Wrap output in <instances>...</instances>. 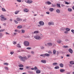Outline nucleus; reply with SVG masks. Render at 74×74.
<instances>
[{
  "label": "nucleus",
  "instance_id": "f257e3e1",
  "mask_svg": "<svg viewBox=\"0 0 74 74\" xmlns=\"http://www.w3.org/2000/svg\"><path fill=\"white\" fill-rule=\"evenodd\" d=\"M18 58H19V59H21V61L25 62L26 60H27L28 59V58H30V55L27 56V58L26 56L22 57V56H18Z\"/></svg>",
  "mask_w": 74,
  "mask_h": 74
},
{
  "label": "nucleus",
  "instance_id": "f03ea898",
  "mask_svg": "<svg viewBox=\"0 0 74 74\" xmlns=\"http://www.w3.org/2000/svg\"><path fill=\"white\" fill-rule=\"evenodd\" d=\"M24 45H25L26 47H28V46H29V42L27 41L24 42Z\"/></svg>",
  "mask_w": 74,
  "mask_h": 74
},
{
  "label": "nucleus",
  "instance_id": "7ed1b4c3",
  "mask_svg": "<svg viewBox=\"0 0 74 74\" xmlns=\"http://www.w3.org/2000/svg\"><path fill=\"white\" fill-rule=\"evenodd\" d=\"M53 45V44H52V43H47V44H45L44 45V46L45 47H52V46Z\"/></svg>",
  "mask_w": 74,
  "mask_h": 74
},
{
  "label": "nucleus",
  "instance_id": "20e7f679",
  "mask_svg": "<svg viewBox=\"0 0 74 74\" xmlns=\"http://www.w3.org/2000/svg\"><path fill=\"white\" fill-rule=\"evenodd\" d=\"M34 38L37 40H40V39H41V37L37 35L34 36Z\"/></svg>",
  "mask_w": 74,
  "mask_h": 74
},
{
  "label": "nucleus",
  "instance_id": "39448f33",
  "mask_svg": "<svg viewBox=\"0 0 74 74\" xmlns=\"http://www.w3.org/2000/svg\"><path fill=\"white\" fill-rule=\"evenodd\" d=\"M39 24L40 25H38V27H40V26L43 25L44 23H43V22H42V21H40L39 22Z\"/></svg>",
  "mask_w": 74,
  "mask_h": 74
},
{
  "label": "nucleus",
  "instance_id": "423d86ee",
  "mask_svg": "<svg viewBox=\"0 0 74 74\" xmlns=\"http://www.w3.org/2000/svg\"><path fill=\"white\" fill-rule=\"evenodd\" d=\"M16 21H22V19H16V20H14V23H15V24L18 23V22Z\"/></svg>",
  "mask_w": 74,
  "mask_h": 74
},
{
  "label": "nucleus",
  "instance_id": "0eeeda50",
  "mask_svg": "<svg viewBox=\"0 0 74 74\" xmlns=\"http://www.w3.org/2000/svg\"><path fill=\"white\" fill-rule=\"evenodd\" d=\"M46 4H48V5H50L52 4L51 2L49 1H47L45 2Z\"/></svg>",
  "mask_w": 74,
  "mask_h": 74
},
{
  "label": "nucleus",
  "instance_id": "6e6552de",
  "mask_svg": "<svg viewBox=\"0 0 74 74\" xmlns=\"http://www.w3.org/2000/svg\"><path fill=\"white\" fill-rule=\"evenodd\" d=\"M27 3L28 4H32V3H33V1L32 0H29L27 1Z\"/></svg>",
  "mask_w": 74,
  "mask_h": 74
},
{
  "label": "nucleus",
  "instance_id": "1a4fd4ad",
  "mask_svg": "<svg viewBox=\"0 0 74 74\" xmlns=\"http://www.w3.org/2000/svg\"><path fill=\"white\" fill-rule=\"evenodd\" d=\"M48 25H53V22L52 21L48 22Z\"/></svg>",
  "mask_w": 74,
  "mask_h": 74
},
{
  "label": "nucleus",
  "instance_id": "9d476101",
  "mask_svg": "<svg viewBox=\"0 0 74 74\" xmlns=\"http://www.w3.org/2000/svg\"><path fill=\"white\" fill-rule=\"evenodd\" d=\"M24 12H29V10L27 8H25L23 10Z\"/></svg>",
  "mask_w": 74,
  "mask_h": 74
},
{
  "label": "nucleus",
  "instance_id": "9b49d317",
  "mask_svg": "<svg viewBox=\"0 0 74 74\" xmlns=\"http://www.w3.org/2000/svg\"><path fill=\"white\" fill-rule=\"evenodd\" d=\"M40 62L42 63H46V60H40Z\"/></svg>",
  "mask_w": 74,
  "mask_h": 74
},
{
  "label": "nucleus",
  "instance_id": "f8f14e48",
  "mask_svg": "<svg viewBox=\"0 0 74 74\" xmlns=\"http://www.w3.org/2000/svg\"><path fill=\"white\" fill-rule=\"evenodd\" d=\"M65 29H66V28H65L64 27H62L61 29H60V31H65Z\"/></svg>",
  "mask_w": 74,
  "mask_h": 74
},
{
  "label": "nucleus",
  "instance_id": "ddd939ff",
  "mask_svg": "<svg viewBox=\"0 0 74 74\" xmlns=\"http://www.w3.org/2000/svg\"><path fill=\"white\" fill-rule=\"evenodd\" d=\"M36 73H37V74L40 73V71L39 70H37L36 71Z\"/></svg>",
  "mask_w": 74,
  "mask_h": 74
},
{
  "label": "nucleus",
  "instance_id": "4468645a",
  "mask_svg": "<svg viewBox=\"0 0 74 74\" xmlns=\"http://www.w3.org/2000/svg\"><path fill=\"white\" fill-rule=\"evenodd\" d=\"M56 6L58 8H60V4L59 3H57L56 4Z\"/></svg>",
  "mask_w": 74,
  "mask_h": 74
},
{
  "label": "nucleus",
  "instance_id": "2eb2a0df",
  "mask_svg": "<svg viewBox=\"0 0 74 74\" xmlns=\"http://www.w3.org/2000/svg\"><path fill=\"white\" fill-rule=\"evenodd\" d=\"M69 52H70V53H72V50L70 48L69 49Z\"/></svg>",
  "mask_w": 74,
  "mask_h": 74
},
{
  "label": "nucleus",
  "instance_id": "dca6fc26",
  "mask_svg": "<svg viewBox=\"0 0 74 74\" xmlns=\"http://www.w3.org/2000/svg\"><path fill=\"white\" fill-rule=\"evenodd\" d=\"M56 52H58V51H56L55 50H53V54H56Z\"/></svg>",
  "mask_w": 74,
  "mask_h": 74
},
{
  "label": "nucleus",
  "instance_id": "f3484780",
  "mask_svg": "<svg viewBox=\"0 0 74 74\" xmlns=\"http://www.w3.org/2000/svg\"><path fill=\"white\" fill-rule=\"evenodd\" d=\"M43 55L45 56H46V57H49V56H50V55L48 53H45L44 54H43Z\"/></svg>",
  "mask_w": 74,
  "mask_h": 74
},
{
  "label": "nucleus",
  "instance_id": "a211bd4d",
  "mask_svg": "<svg viewBox=\"0 0 74 74\" xmlns=\"http://www.w3.org/2000/svg\"><path fill=\"white\" fill-rule=\"evenodd\" d=\"M70 64L71 65L74 64V61H70Z\"/></svg>",
  "mask_w": 74,
  "mask_h": 74
},
{
  "label": "nucleus",
  "instance_id": "6ab92c4d",
  "mask_svg": "<svg viewBox=\"0 0 74 74\" xmlns=\"http://www.w3.org/2000/svg\"><path fill=\"white\" fill-rule=\"evenodd\" d=\"M60 10H59V9H57L56 10V12H57V13H58V14H59V13H60Z\"/></svg>",
  "mask_w": 74,
  "mask_h": 74
},
{
  "label": "nucleus",
  "instance_id": "aec40b11",
  "mask_svg": "<svg viewBox=\"0 0 74 74\" xmlns=\"http://www.w3.org/2000/svg\"><path fill=\"white\" fill-rule=\"evenodd\" d=\"M16 46L18 48H21V46L20 45V44H17V45H16Z\"/></svg>",
  "mask_w": 74,
  "mask_h": 74
},
{
  "label": "nucleus",
  "instance_id": "412c9836",
  "mask_svg": "<svg viewBox=\"0 0 74 74\" xmlns=\"http://www.w3.org/2000/svg\"><path fill=\"white\" fill-rule=\"evenodd\" d=\"M68 10L69 12H71V11H72V9H71V8H68Z\"/></svg>",
  "mask_w": 74,
  "mask_h": 74
},
{
  "label": "nucleus",
  "instance_id": "4be33fe9",
  "mask_svg": "<svg viewBox=\"0 0 74 74\" xmlns=\"http://www.w3.org/2000/svg\"><path fill=\"white\" fill-rule=\"evenodd\" d=\"M0 17L1 18H2V19H5V18L4 17V16L3 15H1L0 16Z\"/></svg>",
  "mask_w": 74,
  "mask_h": 74
},
{
  "label": "nucleus",
  "instance_id": "5701e85b",
  "mask_svg": "<svg viewBox=\"0 0 74 74\" xmlns=\"http://www.w3.org/2000/svg\"><path fill=\"white\" fill-rule=\"evenodd\" d=\"M65 30H66V31L69 32L70 29L68 28H66V29H65Z\"/></svg>",
  "mask_w": 74,
  "mask_h": 74
},
{
  "label": "nucleus",
  "instance_id": "b1692460",
  "mask_svg": "<svg viewBox=\"0 0 74 74\" xmlns=\"http://www.w3.org/2000/svg\"><path fill=\"white\" fill-rule=\"evenodd\" d=\"M53 10V8H50L49 10L50 12H52Z\"/></svg>",
  "mask_w": 74,
  "mask_h": 74
},
{
  "label": "nucleus",
  "instance_id": "393cba45",
  "mask_svg": "<svg viewBox=\"0 0 74 74\" xmlns=\"http://www.w3.org/2000/svg\"><path fill=\"white\" fill-rule=\"evenodd\" d=\"M18 66L19 67H24V66L22 64H19V65H18Z\"/></svg>",
  "mask_w": 74,
  "mask_h": 74
},
{
  "label": "nucleus",
  "instance_id": "a878e982",
  "mask_svg": "<svg viewBox=\"0 0 74 74\" xmlns=\"http://www.w3.org/2000/svg\"><path fill=\"white\" fill-rule=\"evenodd\" d=\"M64 71H65V70L63 69H60V72H64Z\"/></svg>",
  "mask_w": 74,
  "mask_h": 74
},
{
  "label": "nucleus",
  "instance_id": "bb28decb",
  "mask_svg": "<svg viewBox=\"0 0 74 74\" xmlns=\"http://www.w3.org/2000/svg\"><path fill=\"white\" fill-rule=\"evenodd\" d=\"M59 66H60V67L62 68L63 66V65L61 63L60 64H59Z\"/></svg>",
  "mask_w": 74,
  "mask_h": 74
},
{
  "label": "nucleus",
  "instance_id": "cd10ccee",
  "mask_svg": "<svg viewBox=\"0 0 74 74\" xmlns=\"http://www.w3.org/2000/svg\"><path fill=\"white\" fill-rule=\"evenodd\" d=\"M17 28L18 29H21L22 28V26L21 25H19L17 26Z\"/></svg>",
  "mask_w": 74,
  "mask_h": 74
},
{
  "label": "nucleus",
  "instance_id": "c85d7f7f",
  "mask_svg": "<svg viewBox=\"0 0 74 74\" xmlns=\"http://www.w3.org/2000/svg\"><path fill=\"white\" fill-rule=\"evenodd\" d=\"M6 19H0V21H6Z\"/></svg>",
  "mask_w": 74,
  "mask_h": 74
},
{
  "label": "nucleus",
  "instance_id": "c756f323",
  "mask_svg": "<svg viewBox=\"0 0 74 74\" xmlns=\"http://www.w3.org/2000/svg\"><path fill=\"white\" fill-rule=\"evenodd\" d=\"M44 49V47L43 46H40V49L43 50Z\"/></svg>",
  "mask_w": 74,
  "mask_h": 74
},
{
  "label": "nucleus",
  "instance_id": "7c9ffc66",
  "mask_svg": "<svg viewBox=\"0 0 74 74\" xmlns=\"http://www.w3.org/2000/svg\"><path fill=\"white\" fill-rule=\"evenodd\" d=\"M21 33H25V30H24V29H22V30H21Z\"/></svg>",
  "mask_w": 74,
  "mask_h": 74
},
{
  "label": "nucleus",
  "instance_id": "2f4dec72",
  "mask_svg": "<svg viewBox=\"0 0 74 74\" xmlns=\"http://www.w3.org/2000/svg\"><path fill=\"white\" fill-rule=\"evenodd\" d=\"M51 5L53 7H56V4H52Z\"/></svg>",
  "mask_w": 74,
  "mask_h": 74
},
{
  "label": "nucleus",
  "instance_id": "473e14b6",
  "mask_svg": "<svg viewBox=\"0 0 74 74\" xmlns=\"http://www.w3.org/2000/svg\"><path fill=\"white\" fill-rule=\"evenodd\" d=\"M58 44L61 43V40H58Z\"/></svg>",
  "mask_w": 74,
  "mask_h": 74
},
{
  "label": "nucleus",
  "instance_id": "72a5a7b5",
  "mask_svg": "<svg viewBox=\"0 0 74 74\" xmlns=\"http://www.w3.org/2000/svg\"><path fill=\"white\" fill-rule=\"evenodd\" d=\"M19 12V11H16L15 12L14 14H18V13Z\"/></svg>",
  "mask_w": 74,
  "mask_h": 74
},
{
  "label": "nucleus",
  "instance_id": "f704fd0d",
  "mask_svg": "<svg viewBox=\"0 0 74 74\" xmlns=\"http://www.w3.org/2000/svg\"><path fill=\"white\" fill-rule=\"evenodd\" d=\"M4 69H5V70H9V69H8V67H4Z\"/></svg>",
  "mask_w": 74,
  "mask_h": 74
},
{
  "label": "nucleus",
  "instance_id": "c9c22d12",
  "mask_svg": "<svg viewBox=\"0 0 74 74\" xmlns=\"http://www.w3.org/2000/svg\"><path fill=\"white\" fill-rule=\"evenodd\" d=\"M2 10L3 11H4V12L6 11V10H5V9L4 8H2Z\"/></svg>",
  "mask_w": 74,
  "mask_h": 74
},
{
  "label": "nucleus",
  "instance_id": "e433bc0d",
  "mask_svg": "<svg viewBox=\"0 0 74 74\" xmlns=\"http://www.w3.org/2000/svg\"><path fill=\"white\" fill-rule=\"evenodd\" d=\"M38 33V31H35L33 33V34H36Z\"/></svg>",
  "mask_w": 74,
  "mask_h": 74
},
{
  "label": "nucleus",
  "instance_id": "4c0bfd02",
  "mask_svg": "<svg viewBox=\"0 0 74 74\" xmlns=\"http://www.w3.org/2000/svg\"><path fill=\"white\" fill-rule=\"evenodd\" d=\"M64 34H68V31H65L64 32Z\"/></svg>",
  "mask_w": 74,
  "mask_h": 74
},
{
  "label": "nucleus",
  "instance_id": "58836bf2",
  "mask_svg": "<svg viewBox=\"0 0 74 74\" xmlns=\"http://www.w3.org/2000/svg\"><path fill=\"white\" fill-rule=\"evenodd\" d=\"M8 64H9L7 63H3V65H8Z\"/></svg>",
  "mask_w": 74,
  "mask_h": 74
},
{
  "label": "nucleus",
  "instance_id": "ea45409f",
  "mask_svg": "<svg viewBox=\"0 0 74 74\" xmlns=\"http://www.w3.org/2000/svg\"><path fill=\"white\" fill-rule=\"evenodd\" d=\"M57 64V63L55 62L54 63H53V65H56Z\"/></svg>",
  "mask_w": 74,
  "mask_h": 74
},
{
  "label": "nucleus",
  "instance_id": "a19ab883",
  "mask_svg": "<svg viewBox=\"0 0 74 74\" xmlns=\"http://www.w3.org/2000/svg\"><path fill=\"white\" fill-rule=\"evenodd\" d=\"M31 69H35V70H38V68L36 66H34V68H31Z\"/></svg>",
  "mask_w": 74,
  "mask_h": 74
},
{
  "label": "nucleus",
  "instance_id": "79ce46f5",
  "mask_svg": "<svg viewBox=\"0 0 74 74\" xmlns=\"http://www.w3.org/2000/svg\"><path fill=\"white\" fill-rule=\"evenodd\" d=\"M12 44H14V45H15L16 44V42H12Z\"/></svg>",
  "mask_w": 74,
  "mask_h": 74
},
{
  "label": "nucleus",
  "instance_id": "37998d69",
  "mask_svg": "<svg viewBox=\"0 0 74 74\" xmlns=\"http://www.w3.org/2000/svg\"><path fill=\"white\" fill-rule=\"evenodd\" d=\"M2 36H3L2 34L1 33H0V38H1L2 37Z\"/></svg>",
  "mask_w": 74,
  "mask_h": 74
},
{
  "label": "nucleus",
  "instance_id": "c03bdc74",
  "mask_svg": "<svg viewBox=\"0 0 74 74\" xmlns=\"http://www.w3.org/2000/svg\"><path fill=\"white\" fill-rule=\"evenodd\" d=\"M59 69V67H58V66L55 67V69Z\"/></svg>",
  "mask_w": 74,
  "mask_h": 74
},
{
  "label": "nucleus",
  "instance_id": "a18cd8bd",
  "mask_svg": "<svg viewBox=\"0 0 74 74\" xmlns=\"http://www.w3.org/2000/svg\"><path fill=\"white\" fill-rule=\"evenodd\" d=\"M4 29H0V32H3V31H4Z\"/></svg>",
  "mask_w": 74,
  "mask_h": 74
},
{
  "label": "nucleus",
  "instance_id": "49530a36",
  "mask_svg": "<svg viewBox=\"0 0 74 74\" xmlns=\"http://www.w3.org/2000/svg\"><path fill=\"white\" fill-rule=\"evenodd\" d=\"M30 53H31V54L34 55V51H31L30 52Z\"/></svg>",
  "mask_w": 74,
  "mask_h": 74
},
{
  "label": "nucleus",
  "instance_id": "de8ad7c7",
  "mask_svg": "<svg viewBox=\"0 0 74 74\" xmlns=\"http://www.w3.org/2000/svg\"><path fill=\"white\" fill-rule=\"evenodd\" d=\"M71 32H72V33L74 34V30L73 29H71Z\"/></svg>",
  "mask_w": 74,
  "mask_h": 74
},
{
  "label": "nucleus",
  "instance_id": "09e8293b",
  "mask_svg": "<svg viewBox=\"0 0 74 74\" xmlns=\"http://www.w3.org/2000/svg\"><path fill=\"white\" fill-rule=\"evenodd\" d=\"M27 50L31 49V47H27Z\"/></svg>",
  "mask_w": 74,
  "mask_h": 74
},
{
  "label": "nucleus",
  "instance_id": "8fccbe9b",
  "mask_svg": "<svg viewBox=\"0 0 74 74\" xmlns=\"http://www.w3.org/2000/svg\"><path fill=\"white\" fill-rule=\"evenodd\" d=\"M13 53H14V52H13V51H11V52H10V53L11 54V55H12V54H13Z\"/></svg>",
  "mask_w": 74,
  "mask_h": 74
},
{
  "label": "nucleus",
  "instance_id": "3c124183",
  "mask_svg": "<svg viewBox=\"0 0 74 74\" xmlns=\"http://www.w3.org/2000/svg\"><path fill=\"white\" fill-rule=\"evenodd\" d=\"M65 4H67L68 5H69V4H70V3H68L67 2H65Z\"/></svg>",
  "mask_w": 74,
  "mask_h": 74
},
{
  "label": "nucleus",
  "instance_id": "603ef678",
  "mask_svg": "<svg viewBox=\"0 0 74 74\" xmlns=\"http://www.w3.org/2000/svg\"><path fill=\"white\" fill-rule=\"evenodd\" d=\"M17 1H18V2H21L22 1H21V0H17Z\"/></svg>",
  "mask_w": 74,
  "mask_h": 74
},
{
  "label": "nucleus",
  "instance_id": "864d4df0",
  "mask_svg": "<svg viewBox=\"0 0 74 74\" xmlns=\"http://www.w3.org/2000/svg\"><path fill=\"white\" fill-rule=\"evenodd\" d=\"M40 56H42L43 57H44V56H45L43 55V54L40 55Z\"/></svg>",
  "mask_w": 74,
  "mask_h": 74
},
{
  "label": "nucleus",
  "instance_id": "5fc2aeb1",
  "mask_svg": "<svg viewBox=\"0 0 74 74\" xmlns=\"http://www.w3.org/2000/svg\"><path fill=\"white\" fill-rule=\"evenodd\" d=\"M30 68V66H26V68H27V69H28Z\"/></svg>",
  "mask_w": 74,
  "mask_h": 74
},
{
  "label": "nucleus",
  "instance_id": "6e6d98bb",
  "mask_svg": "<svg viewBox=\"0 0 74 74\" xmlns=\"http://www.w3.org/2000/svg\"><path fill=\"white\" fill-rule=\"evenodd\" d=\"M64 48H69V47H68V46H64Z\"/></svg>",
  "mask_w": 74,
  "mask_h": 74
},
{
  "label": "nucleus",
  "instance_id": "4d7b16f0",
  "mask_svg": "<svg viewBox=\"0 0 74 74\" xmlns=\"http://www.w3.org/2000/svg\"><path fill=\"white\" fill-rule=\"evenodd\" d=\"M19 69H20V70H23L24 69V68H19Z\"/></svg>",
  "mask_w": 74,
  "mask_h": 74
},
{
  "label": "nucleus",
  "instance_id": "13d9d810",
  "mask_svg": "<svg viewBox=\"0 0 74 74\" xmlns=\"http://www.w3.org/2000/svg\"><path fill=\"white\" fill-rule=\"evenodd\" d=\"M65 41H66V42L69 41V39L65 40Z\"/></svg>",
  "mask_w": 74,
  "mask_h": 74
},
{
  "label": "nucleus",
  "instance_id": "bf43d9fd",
  "mask_svg": "<svg viewBox=\"0 0 74 74\" xmlns=\"http://www.w3.org/2000/svg\"><path fill=\"white\" fill-rule=\"evenodd\" d=\"M46 13L47 14H49V12H46Z\"/></svg>",
  "mask_w": 74,
  "mask_h": 74
},
{
  "label": "nucleus",
  "instance_id": "052dcab7",
  "mask_svg": "<svg viewBox=\"0 0 74 74\" xmlns=\"http://www.w3.org/2000/svg\"><path fill=\"white\" fill-rule=\"evenodd\" d=\"M56 54L58 55L59 53V52H56Z\"/></svg>",
  "mask_w": 74,
  "mask_h": 74
},
{
  "label": "nucleus",
  "instance_id": "680f3d73",
  "mask_svg": "<svg viewBox=\"0 0 74 74\" xmlns=\"http://www.w3.org/2000/svg\"><path fill=\"white\" fill-rule=\"evenodd\" d=\"M48 53H52V52H51V51H48Z\"/></svg>",
  "mask_w": 74,
  "mask_h": 74
},
{
  "label": "nucleus",
  "instance_id": "e2e57ef3",
  "mask_svg": "<svg viewBox=\"0 0 74 74\" xmlns=\"http://www.w3.org/2000/svg\"><path fill=\"white\" fill-rule=\"evenodd\" d=\"M64 5H63V4H62V5H61V6L62 7H64Z\"/></svg>",
  "mask_w": 74,
  "mask_h": 74
},
{
  "label": "nucleus",
  "instance_id": "0e129e2a",
  "mask_svg": "<svg viewBox=\"0 0 74 74\" xmlns=\"http://www.w3.org/2000/svg\"><path fill=\"white\" fill-rule=\"evenodd\" d=\"M26 21V20L25 19H24L23 20V22H25V21Z\"/></svg>",
  "mask_w": 74,
  "mask_h": 74
},
{
  "label": "nucleus",
  "instance_id": "69168bd1",
  "mask_svg": "<svg viewBox=\"0 0 74 74\" xmlns=\"http://www.w3.org/2000/svg\"><path fill=\"white\" fill-rule=\"evenodd\" d=\"M18 31H18L16 30H14V32H18Z\"/></svg>",
  "mask_w": 74,
  "mask_h": 74
},
{
  "label": "nucleus",
  "instance_id": "338daca9",
  "mask_svg": "<svg viewBox=\"0 0 74 74\" xmlns=\"http://www.w3.org/2000/svg\"><path fill=\"white\" fill-rule=\"evenodd\" d=\"M21 52V51H20V50H17V52Z\"/></svg>",
  "mask_w": 74,
  "mask_h": 74
},
{
  "label": "nucleus",
  "instance_id": "774afa93",
  "mask_svg": "<svg viewBox=\"0 0 74 74\" xmlns=\"http://www.w3.org/2000/svg\"><path fill=\"white\" fill-rule=\"evenodd\" d=\"M22 74H26V73H22Z\"/></svg>",
  "mask_w": 74,
  "mask_h": 74
}]
</instances>
